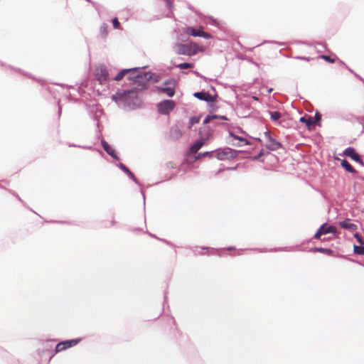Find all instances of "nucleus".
<instances>
[{
	"label": "nucleus",
	"mask_w": 364,
	"mask_h": 364,
	"mask_svg": "<svg viewBox=\"0 0 364 364\" xmlns=\"http://www.w3.org/2000/svg\"><path fill=\"white\" fill-rule=\"evenodd\" d=\"M200 122V117H192L189 120L188 128L191 129L194 124H198Z\"/></svg>",
	"instance_id": "nucleus-24"
},
{
	"label": "nucleus",
	"mask_w": 364,
	"mask_h": 364,
	"mask_svg": "<svg viewBox=\"0 0 364 364\" xmlns=\"http://www.w3.org/2000/svg\"><path fill=\"white\" fill-rule=\"evenodd\" d=\"M120 168L127 173H128L129 176H130L132 178L134 177L133 173L129 170L127 167H126L124 164H120Z\"/></svg>",
	"instance_id": "nucleus-29"
},
{
	"label": "nucleus",
	"mask_w": 364,
	"mask_h": 364,
	"mask_svg": "<svg viewBox=\"0 0 364 364\" xmlns=\"http://www.w3.org/2000/svg\"><path fill=\"white\" fill-rule=\"evenodd\" d=\"M210 154H212V152H205L204 154H203V156H207Z\"/></svg>",
	"instance_id": "nucleus-35"
},
{
	"label": "nucleus",
	"mask_w": 364,
	"mask_h": 364,
	"mask_svg": "<svg viewBox=\"0 0 364 364\" xmlns=\"http://www.w3.org/2000/svg\"><path fill=\"white\" fill-rule=\"evenodd\" d=\"M336 228L330 225L327 226V224H323L317 230V232L315 233L314 237L315 239H320L322 235L327 234V233H336Z\"/></svg>",
	"instance_id": "nucleus-6"
},
{
	"label": "nucleus",
	"mask_w": 364,
	"mask_h": 364,
	"mask_svg": "<svg viewBox=\"0 0 364 364\" xmlns=\"http://www.w3.org/2000/svg\"><path fill=\"white\" fill-rule=\"evenodd\" d=\"M230 136L235 139V140H237V142L235 143L233 142L232 144L235 145V146H242L244 145H247L249 144V141L245 139H243V138H241V137H239L233 134H230Z\"/></svg>",
	"instance_id": "nucleus-16"
},
{
	"label": "nucleus",
	"mask_w": 364,
	"mask_h": 364,
	"mask_svg": "<svg viewBox=\"0 0 364 364\" xmlns=\"http://www.w3.org/2000/svg\"><path fill=\"white\" fill-rule=\"evenodd\" d=\"M100 32H101V35L103 36V37H105L107 34V26L105 24H102L101 26H100Z\"/></svg>",
	"instance_id": "nucleus-28"
},
{
	"label": "nucleus",
	"mask_w": 364,
	"mask_h": 364,
	"mask_svg": "<svg viewBox=\"0 0 364 364\" xmlns=\"http://www.w3.org/2000/svg\"><path fill=\"white\" fill-rule=\"evenodd\" d=\"M321 117L320 114L319 113H316L315 114V116H314V118H313V119H314V121H315L316 123L317 122H319L321 120Z\"/></svg>",
	"instance_id": "nucleus-32"
},
{
	"label": "nucleus",
	"mask_w": 364,
	"mask_h": 364,
	"mask_svg": "<svg viewBox=\"0 0 364 364\" xmlns=\"http://www.w3.org/2000/svg\"><path fill=\"white\" fill-rule=\"evenodd\" d=\"M137 70V68H131V69H123L114 78L116 81L121 80L127 73H134Z\"/></svg>",
	"instance_id": "nucleus-15"
},
{
	"label": "nucleus",
	"mask_w": 364,
	"mask_h": 364,
	"mask_svg": "<svg viewBox=\"0 0 364 364\" xmlns=\"http://www.w3.org/2000/svg\"><path fill=\"white\" fill-rule=\"evenodd\" d=\"M113 26L115 29H117L119 28V22L117 18H114L112 20Z\"/></svg>",
	"instance_id": "nucleus-31"
},
{
	"label": "nucleus",
	"mask_w": 364,
	"mask_h": 364,
	"mask_svg": "<svg viewBox=\"0 0 364 364\" xmlns=\"http://www.w3.org/2000/svg\"><path fill=\"white\" fill-rule=\"evenodd\" d=\"M339 225H340L341 228H342L343 229H348V230H355L357 229V225L355 224L351 223L350 219H346L343 221L340 222Z\"/></svg>",
	"instance_id": "nucleus-14"
},
{
	"label": "nucleus",
	"mask_w": 364,
	"mask_h": 364,
	"mask_svg": "<svg viewBox=\"0 0 364 364\" xmlns=\"http://www.w3.org/2000/svg\"><path fill=\"white\" fill-rule=\"evenodd\" d=\"M320 58L323 59L324 60L328 62V63H333L336 62V59L335 58H332L331 56H328V55H321L320 56Z\"/></svg>",
	"instance_id": "nucleus-27"
},
{
	"label": "nucleus",
	"mask_w": 364,
	"mask_h": 364,
	"mask_svg": "<svg viewBox=\"0 0 364 364\" xmlns=\"http://www.w3.org/2000/svg\"><path fill=\"white\" fill-rule=\"evenodd\" d=\"M344 154L346 156L351 158L353 160L355 161H360L359 155L355 152V149L352 147H348L345 149Z\"/></svg>",
	"instance_id": "nucleus-12"
},
{
	"label": "nucleus",
	"mask_w": 364,
	"mask_h": 364,
	"mask_svg": "<svg viewBox=\"0 0 364 364\" xmlns=\"http://www.w3.org/2000/svg\"><path fill=\"white\" fill-rule=\"evenodd\" d=\"M252 99L255 100H258V97H253Z\"/></svg>",
	"instance_id": "nucleus-36"
},
{
	"label": "nucleus",
	"mask_w": 364,
	"mask_h": 364,
	"mask_svg": "<svg viewBox=\"0 0 364 364\" xmlns=\"http://www.w3.org/2000/svg\"><path fill=\"white\" fill-rule=\"evenodd\" d=\"M353 251L357 255H364V246L354 245Z\"/></svg>",
	"instance_id": "nucleus-23"
},
{
	"label": "nucleus",
	"mask_w": 364,
	"mask_h": 364,
	"mask_svg": "<svg viewBox=\"0 0 364 364\" xmlns=\"http://www.w3.org/2000/svg\"><path fill=\"white\" fill-rule=\"evenodd\" d=\"M101 144L105 151L109 155L112 156L114 158H116L115 151L109 145V144L106 141L102 140Z\"/></svg>",
	"instance_id": "nucleus-18"
},
{
	"label": "nucleus",
	"mask_w": 364,
	"mask_h": 364,
	"mask_svg": "<svg viewBox=\"0 0 364 364\" xmlns=\"http://www.w3.org/2000/svg\"><path fill=\"white\" fill-rule=\"evenodd\" d=\"M234 248L233 247H229L228 250H233Z\"/></svg>",
	"instance_id": "nucleus-37"
},
{
	"label": "nucleus",
	"mask_w": 364,
	"mask_h": 364,
	"mask_svg": "<svg viewBox=\"0 0 364 364\" xmlns=\"http://www.w3.org/2000/svg\"><path fill=\"white\" fill-rule=\"evenodd\" d=\"M270 117L272 121H277L281 118V113L279 112H269Z\"/></svg>",
	"instance_id": "nucleus-22"
},
{
	"label": "nucleus",
	"mask_w": 364,
	"mask_h": 364,
	"mask_svg": "<svg viewBox=\"0 0 364 364\" xmlns=\"http://www.w3.org/2000/svg\"><path fill=\"white\" fill-rule=\"evenodd\" d=\"M172 86L159 88L161 92L166 93L168 96L172 97L175 94L174 83L171 82Z\"/></svg>",
	"instance_id": "nucleus-19"
},
{
	"label": "nucleus",
	"mask_w": 364,
	"mask_h": 364,
	"mask_svg": "<svg viewBox=\"0 0 364 364\" xmlns=\"http://www.w3.org/2000/svg\"><path fill=\"white\" fill-rule=\"evenodd\" d=\"M80 339H72L69 341H65L57 344L55 347V353H59L69 348L76 346Z\"/></svg>",
	"instance_id": "nucleus-5"
},
{
	"label": "nucleus",
	"mask_w": 364,
	"mask_h": 364,
	"mask_svg": "<svg viewBox=\"0 0 364 364\" xmlns=\"http://www.w3.org/2000/svg\"><path fill=\"white\" fill-rule=\"evenodd\" d=\"M341 166L349 173L355 172V170L353 168V167L346 160L342 161Z\"/></svg>",
	"instance_id": "nucleus-20"
},
{
	"label": "nucleus",
	"mask_w": 364,
	"mask_h": 364,
	"mask_svg": "<svg viewBox=\"0 0 364 364\" xmlns=\"http://www.w3.org/2000/svg\"><path fill=\"white\" fill-rule=\"evenodd\" d=\"M271 144H269V147L272 150H277L281 146V144L277 142L276 141L270 139Z\"/></svg>",
	"instance_id": "nucleus-26"
},
{
	"label": "nucleus",
	"mask_w": 364,
	"mask_h": 364,
	"mask_svg": "<svg viewBox=\"0 0 364 364\" xmlns=\"http://www.w3.org/2000/svg\"><path fill=\"white\" fill-rule=\"evenodd\" d=\"M134 92L133 91H131V90H128V91H119L115 95H114L112 96V99L115 102H127L128 97H129V96L131 95H134Z\"/></svg>",
	"instance_id": "nucleus-9"
},
{
	"label": "nucleus",
	"mask_w": 364,
	"mask_h": 364,
	"mask_svg": "<svg viewBox=\"0 0 364 364\" xmlns=\"http://www.w3.org/2000/svg\"><path fill=\"white\" fill-rule=\"evenodd\" d=\"M185 33L187 35H191L194 37H202L205 39H209L211 38L210 34L203 31V27H199V28H194L192 27H187L185 29Z\"/></svg>",
	"instance_id": "nucleus-4"
},
{
	"label": "nucleus",
	"mask_w": 364,
	"mask_h": 364,
	"mask_svg": "<svg viewBox=\"0 0 364 364\" xmlns=\"http://www.w3.org/2000/svg\"><path fill=\"white\" fill-rule=\"evenodd\" d=\"M143 76L141 75H137L136 76L134 77L135 78V82H137L139 81L138 79L139 78H141Z\"/></svg>",
	"instance_id": "nucleus-34"
},
{
	"label": "nucleus",
	"mask_w": 364,
	"mask_h": 364,
	"mask_svg": "<svg viewBox=\"0 0 364 364\" xmlns=\"http://www.w3.org/2000/svg\"><path fill=\"white\" fill-rule=\"evenodd\" d=\"M95 75L100 83L102 84L108 79V70L105 66H100L99 68H96Z\"/></svg>",
	"instance_id": "nucleus-7"
},
{
	"label": "nucleus",
	"mask_w": 364,
	"mask_h": 364,
	"mask_svg": "<svg viewBox=\"0 0 364 364\" xmlns=\"http://www.w3.org/2000/svg\"><path fill=\"white\" fill-rule=\"evenodd\" d=\"M234 153L232 150L230 148H226L224 149H218L215 152V157L219 160H226L230 158L233 157Z\"/></svg>",
	"instance_id": "nucleus-8"
},
{
	"label": "nucleus",
	"mask_w": 364,
	"mask_h": 364,
	"mask_svg": "<svg viewBox=\"0 0 364 364\" xmlns=\"http://www.w3.org/2000/svg\"><path fill=\"white\" fill-rule=\"evenodd\" d=\"M175 102L173 100H164L157 105L158 111L163 114H168L175 107Z\"/></svg>",
	"instance_id": "nucleus-3"
},
{
	"label": "nucleus",
	"mask_w": 364,
	"mask_h": 364,
	"mask_svg": "<svg viewBox=\"0 0 364 364\" xmlns=\"http://www.w3.org/2000/svg\"><path fill=\"white\" fill-rule=\"evenodd\" d=\"M182 136V132L177 127H173L170 129L169 137L173 140H177Z\"/></svg>",
	"instance_id": "nucleus-13"
},
{
	"label": "nucleus",
	"mask_w": 364,
	"mask_h": 364,
	"mask_svg": "<svg viewBox=\"0 0 364 364\" xmlns=\"http://www.w3.org/2000/svg\"><path fill=\"white\" fill-rule=\"evenodd\" d=\"M194 97L200 100H203L205 102H214L215 98L211 96L209 93L205 92H198L193 94Z\"/></svg>",
	"instance_id": "nucleus-10"
},
{
	"label": "nucleus",
	"mask_w": 364,
	"mask_h": 364,
	"mask_svg": "<svg viewBox=\"0 0 364 364\" xmlns=\"http://www.w3.org/2000/svg\"><path fill=\"white\" fill-rule=\"evenodd\" d=\"M299 121L302 123H304L306 124V127L308 128V129H309V130L312 129L316 124V122L314 121L313 117L311 116L302 117L300 118Z\"/></svg>",
	"instance_id": "nucleus-11"
},
{
	"label": "nucleus",
	"mask_w": 364,
	"mask_h": 364,
	"mask_svg": "<svg viewBox=\"0 0 364 364\" xmlns=\"http://www.w3.org/2000/svg\"><path fill=\"white\" fill-rule=\"evenodd\" d=\"M173 49L178 55H185L188 56H193L197 54L198 52L203 51L196 43H190L188 44L183 43H175Z\"/></svg>",
	"instance_id": "nucleus-2"
},
{
	"label": "nucleus",
	"mask_w": 364,
	"mask_h": 364,
	"mask_svg": "<svg viewBox=\"0 0 364 364\" xmlns=\"http://www.w3.org/2000/svg\"><path fill=\"white\" fill-rule=\"evenodd\" d=\"M314 252L323 253L328 255H332L333 251L330 249L323 248V247H316L314 249Z\"/></svg>",
	"instance_id": "nucleus-21"
},
{
	"label": "nucleus",
	"mask_w": 364,
	"mask_h": 364,
	"mask_svg": "<svg viewBox=\"0 0 364 364\" xmlns=\"http://www.w3.org/2000/svg\"><path fill=\"white\" fill-rule=\"evenodd\" d=\"M206 142L203 141L202 139H199L196 142H195L190 148V152L191 154H196L198 151L204 145Z\"/></svg>",
	"instance_id": "nucleus-17"
},
{
	"label": "nucleus",
	"mask_w": 364,
	"mask_h": 364,
	"mask_svg": "<svg viewBox=\"0 0 364 364\" xmlns=\"http://www.w3.org/2000/svg\"><path fill=\"white\" fill-rule=\"evenodd\" d=\"M355 237L356 238L357 241L360 244V245H363L364 244V240L361 237V236L358 234V233H356L355 235Z\"/></svg>",
	"instance_id": "nucleus-30"
},
{
	"label": "nucleus",
	"mask_w": 364,
	"mask_h": 364,
	"mask_svg": "<svg viewBox=\"0 0 364 364\" xmlns=\"http://www.w3.org/2000/svg\"><path fill=\"white\" fill-rule=\"evenodd\" d=\"M176 67L181 69H189L193 68V64L188 63H183L176 65Z\"/></svg>",
	"instance_id": "nucleus-25"
},
{
	"label": "nucleus",
	"mask_w": 364,
	"mask_h": 364,
	"mask_svg": "<svg viewBox=\"0 0 364 364\" xmlns=\"http://www.w3.org/2000/svg\"><path fill=\"white\" fill-rule=\"evenodd\" d=\"M223 119L228 120V118L225 116L222 115H208L206 117L205 120L203 121L204 126L202 127L199 130V136L200 139L207 143L212 137L213 134V131L208 126H206L207 124L210 123L213 119Z\"/></svg>",
	"instance_id": "nucleus-1"
},
{
	"label": "nucleus",
	"mask_w": 364,
	"mask_h": 364,
	"mask_svg": "<svg viewBox=\"0 0 364 364\" xmlns=\"http://www.w3.org/2000/svg\"><path fill=\"white\" fill-rule=\"evenodd\" d=\"M143 76L145 80H149L151 77L150 73H143Z\"/></svg>",
	"instance_id": "nucleus-33"
}]
</instances>
